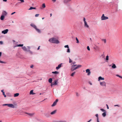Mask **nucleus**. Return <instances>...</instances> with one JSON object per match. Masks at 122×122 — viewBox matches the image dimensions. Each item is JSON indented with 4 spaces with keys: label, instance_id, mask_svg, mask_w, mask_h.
Segmentation results:
<instances>
[{
    "label": "nucleus",
    "instance_id": "1",
    "mask_svg": "<svg viewBox=\"0 0 122 122\" xmlns=\"http://www.w3.org/2000/svg\"><path fill=\"white\" fill-rule=\"evenodd\" d=\"M81 66V65H72L71 66V70L73 71L77 69L80 68Z\"/></svg>",
    "mask_w": 122,
    "mask_h": 122
},
{
    "label": "nucleus",
    "instance_id": "2",
    "mask_svg": "<svg viewBox=\"0 0 122 122\" xmlns=\"http://www.w3.org/2000/svg\"><path fill=\"white\" fill-rule=\"evenodd\" d=\"M49 41L53 43L58 44L59 43L58 41L55 38H53L50 39L49 40Z\"/></svg>",
    "mask_w": 122,
    "mask_h": 122
},
{
    "label": "nucleus",
    "instance_id": "3",
    "mask_svg": "<svg viewBox=\"0 0 122 122\" xmlns=\"http://www.w3.org/2000/svg\"><path fill=\"white\" fill-rule=\"evenodd\" d=\"M30 25L33 27L36 30V31L39 33H41V31L40 30L37 28L36 26L34 24H31Z\"/></svg>",
    "mask_w": 122,
    "mask_h": 122
},
{
    "label": "nucleus",
    "instance_id": "4",
    "mask_svg": "<svg viewBox=\"0 0 122 122\" xmlns=\"http://www.w3.org/2000/svg\"><path fill=\"white\" fill-rule=\"evenodd\" d=\"M30 48L29 46H27V47H26L25 46L23 47V50L25 51H30L31 54L32 53V52L30 51Z\"/></svg>",
    "mask_w": 122,
    "mask_h": 122
},
{
    "label": "nucleus",
    "instance_id": "5",
    "mask_svg": "<svg viewBox=\"0 0 122 122\" xmlns=\"http://www.w3.org/2000/svg\"><path fill=\"white\" fill-rule=\"evenodd\" d=\"M108 19V18L107 17L105 16H104V14H102L101 17V20H106Z\"/></svg>",
    "mask_w": 122,
    "mask_h": 122
},
{
    "label": "nucleus",
    "instance_id": "6",
    "mask_svg": "<svg viewBox=\"0 0 122 122\" xmlns=\"http://www.w3.org/2000/svg\"><path fill=\"white\" fill-rule=\"evenodd\" d=\"M58 83L57 80H55L54 81V82L51 83V86L52 87V86L53 85H57Z\"/></svg>",
    "mask_w": 122,
    "mask_h": 122
},
{
    "label": "nucleus",
    "instance_id": "7",
    "mask_svg": "<svg viewBox=\"0 0 122 122\" xmlns=\"http://www.w3.org/2000/svg\"><path fill=\"white\" fill-rule=\"evenodd\" d=\"M100 84L101 86H106V83L104 81L100 82Z\"/></svg>",
    "mask_w": 122,
    "mask_h": 122
},
{
    "label": "nucleus",
    "instance_id": "8",
    "mask_svg": "<svg viewBox=\"0 0 122 122\" xmlns=\"http://www.w3.org/2000/svg\"><path fill=\"white\" fill-rule=\"evenodd\" d=\"M58 101V99H56V100L53 102V104L51 105L52 107L55 106L56 104L57 103Z\"/></svg>",
    "mask_w": 122,
    "mask_h": 122
},
{
    "label": "nucleus",
    "instance_id": "9",
    "mask_svg": "<svg viewBox=\"0 0 122 122\" xmlns=\"http://www.w3.org/2000/svg\"><path fill=\"white\" fill-rule=\"evenodd\" d=\"M86 73H87V75L88 76H89L90 75L91 72L90 71V70L89 69H87L86 70Z\"/></svg>",
    "mask_w": 122,
    "mask_h": 122
},
{
    "label": "nucleus",
    "instance_id": "10",
    "mask_svg": "<svg viewBox=\"0 0 122 122\" xmlns=\"http://www.w3.org/2000/svg\"><path fill=\"white\" fill-rule=\"evenodd\" d=\"M8 31V29H6L5 30H4L3 31H2V33H3L4 34H5L7 33Z\"/></svg>",
    "mask_w": 122,
    "mask_h": 122
},
{
    "label": "nucleus",
    "instance_id": "11",
    "mask_svg": "<svg viewBox=\"0 0 122 122\" xmlns=\"http://www.w3.org/2000/svg\"><path fill=\"white\" fill-rule=\"evenodd\" d=\"M8 107L13 108H15V106L12 104H9Z\"/></svg>",
    "mask_w": 122,
    "mask_h": 122
},
{
    "label": "nucleus",
    "instance_id": "12",
    "mask_svg": "<svg viewBox=\"0 0 122 122\" xmlns=\"http://www.w3.org/2000/svg\"><path fill=\"white\" fill-rule=\"evenodd\" d=\"M25 113L28 114L29 116L32 117L33 116L34 114V113Z\"/></svg>",
    "mask_w": 122,
    "mask_h": 122
},
{
    "label": "nucleus",
    "instance_id": "13",
    "mask_svg": "<svg viewBox=\"0 0 122 122\" xmlns=\"http://www.w3.org/2000/svg\"><path fill=\"white\" fill-rule=\"evenodd\" d=\"M62 64V63H61L58 66L56 67V69L57 70L59 69L61 66Z\"/></svg>",
    "mask_w": 122,
    "mask_h": 122
},
{
    "label": "nucleus",
    "instance_id": "14",
    "mask_svg": "<svg viewBox=\"0 0 122 122\" xmlns=\"http://www.w3.org/2000/svg\"><path fill=\"white\" fill-rule=\"evenodd\" d=\"M84 26H85L87 28H89V26L88 25L87 22H86L84 23Z\"/></svg>",
    "mask_w": 122,
    "mask_h": 122
},
{
    "label": "nucleus",
    "instance_id": "15",
    "mask_svg": "<svg viewBox=\"0 0 122 122\" xmlns=\"http://www.w3.org/2000/svg\"><path fill=\"white\" fill-rule=\"evenodd\" d=\"M104 78L103 77H102L101 76H99L98 77V81H99L101 80H104Z\"/></svg>",
    "mask_w": 122,
    "mask_h": 122
},
{
    "label": "nucleus",
    "instance_id": "16",
    "mask_svg": "<svg viewBox=\"0 0 122 122\" xmlns=\"http://www.w3.org/2000/svg\"><path fill=\"white\" fill-rule=\"evenodd\" d=\"M71 1V0H64L63 2L65 3H67Z\"/></svg>",
    "mask_w": 122,
    "mask_h": 122
},
{
    "label": "nucleus",
    "instance_id": "17",
    "mask_svg": "<svg viewBox=\"0 0 122 122\" xmlns=\"http://www.w3.org/2000/svg\"><path fill=\"white\" fill-rule=\"evenodd\" d=\"M56 110H55L52 112L50 114L51 115H52L55 114L56 113Z\"/></svg>",
    "mask_w": 122,
    "mask_h": 122
},
{
    "label": "nucleus",
    "instance_id": "18",
    "mask_svg": "<svg viewBox=\"0 0 122 122\" xmlns=\"http://www.w3.org/2000/svg\"><path fill=\"white\" fill-rule=\"evenodd\" d=\"M7 14V13L5 11H4L2 12V14L4 15H6Z\"/></svg>",
    "mask_w": 122,
    "mask_h": 122
},
{
    "label": "nucleus",
    "instance_id": "19",
    "mask_svg": "<svg viewBox=\"0 0 122 122\" xmlns=\"http://www.w3.org/2000/svg\"><path fill=\"white\" fill-rule=\"evenodd\" d=\"M52 73L54 74H57L59 73V72L57 71H53Z\"/></svg>",
    "mask_w": 122,
    "mask_h": 122
},
{
    "label": "nucleus",
    "instance_id": "20",
    "mask_svg": "<svg viewBox=\"0 0 122 122\" xmlns=\"http://www.w3.org/2000/svg\"><path fill=\"white\" fill-rule=\"evenodd\" d=\"M33 90H31L30 92V94L32 95L34 94L35 93H33Z\"/></svg>",
    "mask_w": 122,
    "mask_h": 122
},
{
    "label": "nucleus",
    "instance_id": "21",
    "mask_svg": "<svg viewBox=\"0 0 122 122\" xmlns=\"http://www.w3.org/2000/svg\"><path fill=\"white\" fill-rule=\"evenodd\" d=\"M19 95V93H16L14 94V96L15 97H17Z\"/></svg>",
    "mask_w": 122,
    "mask_h": 122
},
{
    "label": "nucleus",
    "instance_id": "22",
    "mask_svg": "<svg viewBox=\"0 0 122 122\" xmlns=\"http://www.w3.org/2000/svg\"><path fill=\"white\" fill-rule=\"evenodd\" d=\"M48 81L50 83H52V79L51 78L49 79L48 80Z\"/></svg>",
    "mask_w": 122,
    "mask_h": 122
},
{
    "label": "nucleus",
    "instance_id": "23",
    "mask_svg": "<svg viewBox=\"0 0 122 122\" xmlns=\"http://www.w3.org/2000/svg\"><path fill=\"white\" fill-rule=\"evenodd\" d=\"M45 116L47 117H49V114L48 113H45Z\"/></svg>",
    "mask_w": 122,
    "mask_h": 122
},
{
    "label": "nucleus",
    "instance_id": "24",
    "mask_svg": "<svg viewBox=\"0 0 122 122\" xmlns=\"http://www.w3.org/2000/svg\"><path fill=\"white\" fill-rule=\"evenodd\" d=\"M4 16L3 15H2L0 17V19L1 20H4Z\"/></svg>",
    "mask_w": 122,
    "mask_h": 122
},
{
    "label": "nucleus",
    "instance_id": "25",
    "mask_svg": "<svg viewBox=\"0 0 122 122\" xmlns=\"http://www.w3.org/2000/svg\"><path fill=\"white\" fill-rule=\"evenodd\" d=\"M106 112H104L102 114V116L103 117H105L106 116Z\"/></svg>",
    "mask_w": 122,
    "mask_h": 122
},
{
    "label": "nucleus",
    "instance_id": "26",
    "mask_svg": "<svg viewBox=\"0 0 122 122\" xmlns=\"http://www.w3.org/2000/svg\"><path fill=\"white\" fill-rule=\"evenodd\" d=\"M23 46V44H19L17 45L14 46V47H16L17 46Z\"/></svg>",
    "mask_w": 122,
    "mask_h": 122
},
{
    "label": "nucleus",
    "instance_id": "27",
    "mask_svg": "<svg viewBox=\"0 0 122 122\" xmlns=\"http://www.w3.org/2000/svg\"><path fill=\"white\" fill-rule=\"evenodd\" d=\"M46 5L45 3H44L42 4V7L43 8H44L46 7Z\"/></svg>",
    "mask_w": 122,
    "mask_h": 122
},
{
    "label": "nucleus",
    "instance_id": "28",
    "mask_svg": "<svg viewBox=\"0 0 122 122\" xmlns=\"http://www.w3.org/2000/svg\"><path fill=\"white\" fill-rule=\"evenodd\" d=\"M112 67L113 68H115L116 67V66L115 64H113L112 66Z\"/></svg>",
    "mask_w": 122,
    "mask_h": 122
},
{
    "label": "nucleus",
    "instance_id": "29",
    "mask_svg": "<svg viewBox=\"0 0 122 122\" xmlns=\"http://www.w3.org/2000/svg\"><path fill=\"white\" fill-rule=\"evenodd\" d=\"M36 8L35 7H31L29 9V10H31L32 9H35Z\"/></svg>",
    "mask_w": 122,
    "mask_h": 122
},
{
    "label": "nucleus",
    "instance_id": "30",
    "mask_svg": "<svg viewBox=\"0 0 122 122\" xmlns=\"http://www.w3.org/2000/svg\"><path fill=\"white\" fill-rule=\"evenodd\" d=\"M75 73H76L75 72H74L73 73H72L71 74V76H74V74H75Z\"/></svg>",
    "mask_w": 122,
    "mask_h": 122
},
{
    "label": "nucleus",
    "instance_id": "31",
    "mask_svg": "<svg viewBox=\"0 0 122 122\" xmlns=\"http://www.w3.org/2000/svg\"><path fill=\"white\" fill-rule=\"evenodd\" d=\"M102 41H103L105 43H106V39H102Z\"/></svg>",
    "mask_w": 122,
    "mask_h": 122
},
{
    "label": "nucleus",
    "instance_id": "32",
    "mask_svg": "<svg viewBox=\"0 0 122 122\" xmlns=\"http://www.w3.org/2000/svg\"><path fill=\"white\" fill-rule=\"evenodd\" d=\"M67 52L68 53H70V49L69 48H68L67 51Z\"/></svg>",
    "mask_w": 122,
    "mask_h": 122
},
{
    "label": "nucleus",
    "instance_id": "33",
    "mask_svg": "<svg viewBox=\"0 0 122 122\" xmlns=\"http://www.w3.org/2000/svg\"><path fill=\"white\" fill-rule=\"evenodd\" d=\"M76 63V62L75 61H74V62H72L71 64V65H72V64L75 65L74 64H75Z\"/></svg>",
    "mask_w": 122,
    "mask_h": 122
},
{
    "label": "nucleus",
    "instance_id": "34",
    "mask_svg": "<svg viewBox=\"0 0 122 122\" xmlns=\"http://www.w3.org/2000/svg\"><path fill=\"white\" fill-rule=\"evenodd\" d=\"M9 105V104H3V106H7L8 107V106Z\"/></svg>",
    "mask_w": 122,
    "mask_h": 122
},
{
    "label": "nucleus",
    "instance_id": "35",
    "mask_svg": "<svg viewBox=\"0 0 122 122\" xmlns=\"http://www.w3.org/2000/svg\"><path fill=\"white\" fill-rule=\"evenodd\" d=\"M3 94L4 96L5 97H6V95L5 94V93L4 92H3Z\"/></svg>",
    "mask_w": 122,
    "mask_h": 122
},
{
    "label": "nucleus",
    "instance_id": "36",
    "mask_svg": "<svg viewBox=\"0 0 122 122\" xmlns=\"http://www.w3.org/2000/svg\"><path fill=\"white\" fill-rule=\"evenodd\" d=\"M76 40L77 41V43H79V41L78 39H77V37H76Z\"/></svg>",
    "mask_w": 122,
    "mask_h": 122
},
{
    "label": "nucleus",
    "instance_id": "37",
    "mask_svg": "<svg viewBox=\"0 0 122 122\" xmlns=\"http://www.w3.org/2000/svg\"><path fill=\"white\" fill-rule=\"evenodd\" d=\"M100 110L101 111H102L103 112H106V111L104 109H100Z\"/></svg>",
    "mask_w": 122,
    "mask_h": 122
},
{
    "label": "nucleus",
    "instance_id": "38",
    "mask_svg": "<svg viewBox=\"0 0 122 122\" xmlns=\"http://www.w3.org/2000/svg\"><path fill=\"white\" fill-rule=\"evenodd\" d=\"M109 57L108 56H107L106 57V60H108Z\"/></svg>",
    "mask_w": 122,
    "mask_h": 122
},
{
    "label": "nucleus",
    "instance_id": "39",
    "mask_svg": "<svg viewBox=\"0 0 122 122\" xmlns=\"http://www.w3.org/2000/svg\"><path fill=\"white\" fill-rule=\"evenodd\" d=\"M64 47L65 48H68L69 47L68 46V45L65 46H64Z\"/></svg>",
    "mask_w": 122,
    "mask_h": 122
},
{
    "label": "nucleus",
    "instance_id": "40",
    "mask_svg": "<svg viewBox=\"0 0 122 122\" xmlns=\"http://www.w3.org/2000/svg\"><path fill=\"white\" fill-rule=\"evenodd\" d=\"M39 14H36L35 15V16L36 17H38L39 15Z\"/></svg>",
    "mask_w": 122,
    "mask_h": 122
},
{
    "label": "nucleus",
    "instance_id": "41",
    "mask_svg": "<svg viewBox=\"0 0 122 122\" xmlns=\"http://www.w3.org/2000/svg\"><path fill=\"white\" fill-rule=\"evenodd\" d=\"M72 60L70 58H69V62L70 63H71L72 62Z\"/></svg>",
    "mask_w": 122,
    "mask_h": 122
},
{
    "label": "nucleus",
    "instance_id": "42",
    "mask_svg": "<svg viewBox=\"0 0 122 122\" xmlns=\"http://www.w3.org/2000/svg\"><path fill=\"white\" fill-rule=\"evenodd\" d=\"M87 48L88 51L90 50V48L89 46H87Z\"/></svg>",
    "mask_w": 122,
    "mask_h": 122
},
{
    "label": "nucleus",
    "instance_id": "43",
    "mask_svg": "<svg viewBox=\"0 0 122 122\" xmlns=\"http://www.w3.org/2000/svg\"><path fill=\"white\" fill-rule=\"evenodd\" d=\"M86 19L85 17L83 18V21H84V23L86 22L85 20Z\"/></svg>",
    "mask_w": 122,
    "mask_h": 122
},
{
    "label": "nucleus",
    "instance_id": "44",
    "mask_svg": "<svg viewBox=\"0 0 122 122\" xmlns=\"http://www.w3.org/2000/svg\"><path fill=\"white\" fill-rule=\"evenodd\" d=\"M96 117H97V118H98V114H96Z\"/></svg>",
    "mask_w": 122,
    "mask_h": 122
},
{
    "label": "nucleus",
    "instance_id": "45",
    "mask_svg": "<svg viewBox=\"0 0 122 122\" xmlns=\"http://www.w3.org/2000/svg\"><path fill=\"white\" fill-rule=\"evenodd\" d=\"M57 122H66V121H60Z\"/></svg>",
    "mask_w": 122,
    "mask_h": 122
},
{
    "label": "nucleus",
    "instance_id": "46",
    "mask_svg": "<svg viewBox=\"0 0 122 122\" xmlns=\"http://www.w3.org/2000/svg\"><path fill=\"white\" fill-rule=\"evenodd\" d=\"M3 44V42L2 41H0V44Z\"/></svg>",
    "mask_w": 122,
    "mask_h": 122
},
{
    "label": "nucleus",
    "instance_id": "47",
    "mask_svg": "<svg viewBox=\"0 0 122 122\" xmlns=\"http://www.w3.org/2000/svg\"><path fill=\"white\" fill-rule=\"evenodd\" d=\"M15 13V12H14L13 13H12L11 14V15H13V14H14Z\"/></svg>",
    "mask_w": 122,
    "mask_h": 122
},
{
    "label": "nucleus",
    "instance_id": "48",
    "mask_svg": "<svg viewBox=\"0 0 122 122\" xmlns=\"http://www.w3.org/2000/svg\"><path fill=\"white\" fill-rule=\"evenodd\" d=\"M33 65H31L30 66V68H33Z\"/></svg>",
    "mask_w": 122,
    "mask_h": 122
},
{
    "label": "nucleus",
    "instance_id": "49",
    "mask_svg": "<svg viewBox=\"0 0 122 122\" xmlns=\"http://www.w3.org/2000/svg\"><path fill=\"white\" fill-rule=\"evenodd\" d=\"M0 62L1 63H4V62L3 61H0Z\"/></svg>",
    "mask_w": 122,
    "mask_h": 122
},
{
    "label": "nucleus",
    "instance_id": "50",
    "mask_svg": "<svg viewBox=\"0 0 122 122\" xmlns=\"http://www.w3.org/2000/svg\"><path fill=\"white\" fill-rule=\"evenodd\" d=\"M106 106L107 107V109H108L109 108V107H108V106L107 104H106Z\"/></svg>",
    "mask_w": 122,
    "mask_h": 122
},
{
    "label": "nucleus",
    "instance_id": "51",
    "mask_svg": "<svg viewBox=\"0 0 122 122\" xmlns=\"http://www.w3.org/2000/svg\"><path fill=\"white\" fill-rule=\"evenodd\" d=\"M116 76H118V77H120V76H120L119 75H116Z\"/></svg>",
    "mask_w": 122,
    "mask_h": 122
},
{
    "label": "nucleus",
    "instance_id": "52",
    "mask_svg": "<svg viewBox=\"0 0 122 122\" xmlns=\"http://www.w3.org/2000/svg\"><path fill=\"white\" fill-rule=\"evenodd\" d=\"M40 47V46H39L38 47V48H37V49L38 50H39V49Z\"/></svg>",
    "mask_w": 122,
    "mask_h": 122
},
{
    "label": "nucleus",
    "instance_id": "53",
    "mask_svg": "<svg viewBox=\"0 0 122 122\" xmlns=\"http://www.w3.org/2000/svg\"><path fill=\"white\" fill-rule=\"evenodd\" d=\"M4 90H1V92H2L3 93V92H4Z\"/></svg>",
    "mask_w": 122,
    "mask_h": 122
},
{
    "label": "nucleus",
    "instance_id": "54",
    "mask_svg": "<svg viewBox=\"0 0 122 122\" xmlns=\"http://www.w3.org/2000/svg\"><path fill=\"white\" fill-rule=\"evenodd\" d=\"M91 121H92V119H91L88 121L87 122H90Z\"/></svg>",
    "mask_w": 122,
    "mask_h": 122
},
{
    "label": "nucleus",
    "instance_id": "55",
    "mask_svg": "<svg viewBox=\"0 0 122 122\" xmlns=\"http://www.w3.org/2000/svg\"><path fill=\"white\" fill-rule=\"evenodd\" d=\"M91 121H92V119H91L88 121L87 122H90Z\"/></svg>",
    "mask_w": 122,
    "mask_h": 122
},
{
    "label": "nucleus",
    "instance_id": "56",
    "mask_svg": "<svg viewBox=\"0 0 122 122\" xmlns=\"http://www.w3.org/2000/svg\"><path fill=\"white\" fill-rule=\"evenodd\" d=\"M1 54H2L1 52H0V57L1 56Z\"/></svg>",
    "mask_w": 122,
    "mask_h": 122
},
{
    "label": "nucleus",
    "instance_id": "57",
    "mask_svg": "<svg viewBox=\"0 0 122 122\" xmlns=\"http://www.w3.org/2000/svg\"><path fill=\"white\" fill-rule=\"evenodd\" d=\"M18 0L22 2H23V0Z\"/></svg>",
    "mask_w": 122,
    "mask_h": 122
},
{
    "label": "nucleus",
    "instance_id": "58",
    "mask_svg": "<svg viewBox=\"0 0 122 122\" xmlns=\"http://www.w3.org/2000/svg\"><path fill=\"white\" fill-rule=\"evenodd\" d=\"M76 95L77 96H78V93H76Z\"/></svg>",
    "mask_w": 122,
    "mask_h": 122
},
{
    "label": "nucleus",
    "instance_id": "59",
    "mask_svg": "<svg viewBox=\"0 0 122 122\" xmlns=\"http://www.w3.org/2000/svg\"><path fill=\"white\" fill-rule=\"evenodd\" d=\"M3 1H5V2H6L7 1V0H3Z\"/></svg>",
    "mask_w": 122,
    "mask_h": 122
},
{
    "label": "nucleus",
    "instance_id": "60",
    "mask_svg": "<svg viewBox=\"0 0 122 122\" xmlns=\"http://www.w3.org/2000/svg\"><path fill=\"white\" fill-rule=\"evenodd\" d=\"M54 2H55V1H56V0H52Z\"/></svg>",
    "mask_w": 122,
    "mask_h": 122
},
{
    "label": "nucleus",
    "instance_id": "61",
    "mask_svg": "<svg viewBox=\"0 0 122 122\" xmlns=\"http://www.w3.org/2000/svg\"><path fill=\"white\" fill-rule=\"evenodd\" d=\"M97 122H99V121L98 118L97 119Z\"/></svg>",
    "mask_w": 122,
    "mask_h": 122
},
{
    "label": "nucleus",
    "instance_id": "62",
    "mask_svg": "<svg viewBox=\"0 0 122 122\" xmlns=\"http://www.w3.org/2000/svg\"><path fill=\"white\" fill-rule=\"evenodd\" d=\"M50 15L51 16H52V14L51 13Z\"/></svg>",
    "mask_w": 122,
    "mask_h": 122
},
{
    "label": "nucleus",
    "instance_id": "63",
    "mask_svg": "<svg viewBox=\"0 0 122 122\" xmlns=\"http://www.w3.org/2000/svg\"><path fill=\"white\" fill-rule=\"evenodd\" d=\"M120 78H122V76H120Z\"/></svg>",
    "mask_w": 122,
    "mask_h": 122
},
{
    "label": "nucleus",
    "instance_id": "64",
    "mask_svg": "<svg viewBox=\"0 0 122 122\" xmlns=\"http://www.w3.org/2000/svg\"><path fill=\"white\" fill-rule=\"evenodd\" d=\"M120 78H122V76H120Z\"/></svg>",
    "mask_w": 122,
    "mask_h": 122
}]
</instances>
